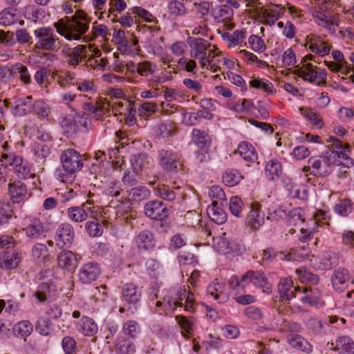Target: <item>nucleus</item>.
I'll return each mask as SVG.
<instances>
[{"instance_id":"obj_43","label":"nucleus","mask_w":354,"mask_h":354,"mask_svg":"<svg viewBox=\"0 0 354 354\" xmlns=\"http://www.w3.org/2000/svg\"><path fill=\"white\" fill-rule=\"evenodd\" d=\"M80 330L86 336H92L97 331V326L95 322L88 317L81 319Z\"/></svg>"},{"instance_id":"obj_20","label":"nucleus","mask_w":354,"mask_h":354,"mask_svg":"<svg viewBox=\"0 0 354 354\" xmlns=\"http://www.w3.org/2000/svg\"><path fill=\"white\" fill-rule=\"evenodd\" d=\"M133 169L137 174L145 172L149 175L150 167L152 165L151 158L145 153H138L135 155L131 159Z\"/></svg>"},{"instance_id":"obj_9","label":"nucleus","mask_w":354,"mask_h":354,"mask_svg":"<svg viewBox=\"0 0 354 354\" xmlns=\"http://www.w3.org/2000/svg\"><path fill=\"white\" fill-rule=\"evenodd\" d=\"M145 215L153 220L163 221L169 216V209L159 201H151L144 207Z\"/></svg>"},{"instance_id":"obj_17","label":"nucleus","mask_w":354,"mask_h":354,"mask_svg":"<svg viewBox=\"0 0 354 354\" xmlns=\"http://www.w3.org/2000/svg\"><path fill=\"white\" fill-rule=\"evenodd\" d=\"M33 98L31 95L17 99L11 106V111L16 116H24L32 112Z\"/></svg>"},{"instance_id":"obj_4","label":"nucleus","mask_w":354,"mask_h":354,"mask_svg":"<svg viewBox=\"0 0 354 354\" xmlns=\"http://www.w3.org/2000/svg\"><path fill=\"white\" fill-rule=\"evenodd\" d=\"M295 74L302 77L305 81L322 85L326 82L327 72L324 68H319L310 63L303 64L295 69Z\"/></svg>"},{"instance_id":"obj_31","label":"nucleus","mask_w":354,"mask_h":354,"mask_svg":"<svg viewBox=\"0 0 354 354\" xmlns=\"http://www.w3.org/2000/svg\"><path fill=\"white\" fill-rule=\"evenodd\" d=\"M246 35L245 30H236L232 33L225 32L222 38L229 48H233L243 42Z\"/></svg>"},{"instance_id":"obj_25","label":"nucleus","mask_w":354,"mask_h":354,"mask_svg":"<svg viewBox=\"0 0 354 354\" xmlns=\"http://www.w3.org/2000/svg\"><path fill=\"white\" fill-rule=\"evenodd\" d=\"M136 243L140 250H148L155 247L153 234L149 230L141 231L136 237Z\"/></svg>"},{"instance_id":"obj_28","label":"nucleus","mask_w":354,"mask_h":354,"mask_svg":"<svg viewBox=\"0 0 354 354\" xmlns=\"http://www.w3.org/2000/svg\"><path fill=\"white\" fill-rule=\"evenodd\" d=\"M289 344L297 350L309 353L312 351V346L303 337L299 335L290 334L287 336Z\"/></svg>"},{"instance_id":"obj_42","label":"nucleus","mask_w":354,"mask_h":354,"mask_svg":"<svg viewBox=\"0 0 354 354\" xmlns=\"http://www.w3.org/2000/svg\"><path fill=\"white\" fill-rule=\"evenodd\" d=\"M15 335L18 337H28L33 330V326L28 320H22L13 327Z\"/></svg>"},{"instance_id":"obj_60","label":"nucleus","mask_w":354,"mask_h":354,"mask_svg":"<svg viewBox=\"0 0 354 354\" xmlns=\"http://www.w3.org/2000/svg\"><path fill=\"white\" fill-rule=\"evenodd\" d=\"M85 228L91 236H100L103 233V228L97 221H88L85 224Z\"/></svg>"},{"instance_id":"obj_54","label":"nucleus","mask_w":354,"mask_h":354,"mask_svg":"<svg viewBox=\"0 0 354 354\" xmlns=\"http://www.w3.org/2000/svg\"><path fill=\"white\" fill-rule=\"evenodd\" d=\"M250 86L261 89L268 93H272L274 91L273 84L266 79H254L250 82Z\"/></svg>"},{"instance_id":"obj_22","label":"nucleus","mask_w":354,"mask_h":354,"mask_svg":"<svg viewBox=\"0 0 354 354\" xmlns=\"http://www.w3.org/2000/svg\"><path fill=\"white\" fill-rule=\"evenodd\" d=\"M142 296L141 288L133 283H126L122 289V297L129 304H135Z\"/></svg>"},{"instance_id":"obj_16","label":"nucleus","mask_w":354,"mask_h":354,"mask_svg":"<svg viewBox=\"0 0 354 354\" xmlns=\"http://www.w3.org/2000/svg\"><path fill=\"white\" fill-rule=\"evenodd\" d=\"M330 281L335 291H344L348 287L350 281V274L348 270L343 268L335 270L331 275Z\"/></svg>"},{"instance_id":"obj_3","label":"nucleus","mask_w":354,"mask_h":354,"mask_svg":"<svg viewBox=\"0 0 354 354\" xmlns=\"http://www.w3.org/2000/svg\"><path fill=\"white\" fill-rule=\"evenodd\" d=\"M34 35L38 39L35 48L43 50H55L59 48V38L50 27H41L34 30Z\"/></svg>"},{"instance_id":"obj_53","label":"nucleus","mask_w":354,"mask_h":354,"mask_svg":"<svg viewBox=\"0 0 354 354\" xmlns=\"http://www.w3.org/2000/svg\"><path fill=\"white\" fill-rule=\"evenodd\" d=\"M149 195V191L145 187H137L128 191V197L131 200L140 201Z\"/></svg>"},{"instance_id":"obj_6","label":"nucleus","mask_w":354,"mask_h":354,"mask_svg":"<svg viewBox=\"0 0 354 354\" xmlns=\"http://www.w3.org/2000/svg\"><path fill=\"white\" fill-rule=\"evenodd\" d=\"M158 159L161 167L166 171H176L181 165L179 154L169 147L158 151Z\"/></svg>"},{"instance_id":"obj_5","label":"nucleus","mask_w":354,"mask_h":354,"mask_svg":"<svg viewBox=\"0 0 354 354\" xmlns=\"http://www.w3.org/2000/svg\"><path fill=\"white\" fill-rule=\"evenodd\" d=\"M64 169L70 174L75 173L83 167V160L78 151L73 149L64 150L60 156Z\"/></svg>"},{"instance_id":"obj_41","label":"nucleus","mask_w":354,"mask_h":354,"mask_svg":"<svg viewBox=\"0 0 354 354\" xmlns=\"http://www.w3.org/2000/svg\"><path fill=\"white\" fill-rule=\"evenodd\" d=\"M194 142L201 149L209 147L210 139L208 135L203 131L194 129L192 133Z\"/></svg>"},{"instance_id":"obj_36","label":"nucleus","mask_w":354,"mask_h":354,"mask_svg":"<svg viewBox=\"0 0 354 354\" xmlns=\"http://www.w3.org/2000/svg\"><path fill=\"white\" fill-rule=\"evenodd\" d=\"M299 297L304 304H307L310 306L317 304L320 299L318 290L312 288H304L301 290V292H299Z\"/></svg>"},{"instance_id":"obj_51","label":"nucleus","mask_w":354,"mask_h":354,"mask_svg":"<svg viewBox=\"0 0 354 354\" xmlns=\"http://www.w3.org/2000/svg\"><path fill=\"white\" fill-rule=\"evenodd\" d=\"M50 147L45 144H37L34 149L35 160L41 164L46 162L47 156L50 154Z\"/></svg>"},{"instance_id":"obj_2","label":"nucleus","mask_w":354,"mask_h":354,"mask_svg":"<svg viewBox=\"0 0 354 354\" xmlns=\"http://www.w3.org/2000/svg\"><path fill=\"white\" fill-rule=\"evenodd\" d=\"M82 20H86V15L84 13L73 16L67 21L60 19L54 24V27L66 39L79 40L88 29V23Z\"/></svg>"},{"instance_id":"obj_7","label":"nucleus","mask_w":354,"mask_h":354,"mask_svg":"<svg viewBox=\"0 0 354 354\" xmlns=\"http://www.w3.org/2000/svg\"><path fill=\"white\" fill-rule=\"evenodd\" d=\"M75 237L73 226L68 223H61L56 230L55 241L56 245L59 248L70 247Z\"/></svg>"},{"instance_id":"obj_58","label":"nucleus","mask_w":354,"mask_h":354,"mask_svg":"<svg viewBox=\"0 0 354 354\" xmlns=\"http://www.w3.org/2000/svg\"><path fill=\"white\" fill-rule=\"evenodd\" d=\"M155 192L157 196L164 200L169 201H174L176 198V195L178 194L174 192V191L170 189L168 186L165 185L158 187Z\"/></svg>"},{"instance_id":"obj_27","label":"nucleus","mask_w":354,"mask_h":354,"mask_svg":"<svg viewBox=\"0 0 354 354\" xmlns=\"http://www.w3.org/2000/svg\"><path fill=\"white\" fill-rule=\"evenodd\" d=\"M207 292L218 303H225L228 299L227 294L225 293V285L223 283L216 281L209 284L207 286Z\"/></svg>"},{"instance_id":"obj_46","label":"nucleus","mask_w":354,"mask_h":354,"mask_svg":"<svg viewBox=\"0 0 354 354\" xmlns=\"http://www.w3.org/2000/svg\"><path fill=\"white\" fill-rule=\"evenodd\" d=\"M83 49H82V55L85 61V64L88 66V62H91V59L95 57H98L101 55L100 50L95 48L93 45H82Z\"/></svg>"},{"instance_id":"obj_37","label":"nucleus","mask_w":354,"mask_h":354,"mask_svg":"<svg viewBox=\"0 0 354 354\" xmlns=\"http://www.w3.org/2000/svg\"><path fill=\"white\" fill-rule=\"evenodd\" d=\"M19 19V12L13 8H5L0 12V24L3 26H10Z\"/></svg>"},{"instance_id":"obj_8","label":"nucleus","mask_w":354,"mask_h":354,"mask_svg":"<svg viewBox=\"0 0 354 354\" xmlns=\"http://www.w3.org/2000/svg\"><path fill=\"white\" fill-rule=\"evenodd\" d=\"M277 291L282 301H290L299 297L301 288L298 286H294L292 278L285 277L280 279L277 285Z\"/></svg>"},{"instance_id":"obj_61","label":"nucleus","mask_w":354,"mask_h":354,"mask_svg":"<svg viewBox=\"0 0 354 354\" xmlns=\"http://www.w3.org/2000/svg\"><path fill=\"white\" fill-rule=\"evenodd\" d=\"M243 203L239 196H233L230 200L229 209L232 214L236 217L241 215Z\"/></svg>"},{"instance_id":"obj_14","label":"nucleus","mask_w":354,"mask_h":354,"mask_svg":"<svg viewBox=\"0 0 354 354\" xmlns=\"http://www.w3.org/2000/svg\"><path fill=\"white\" fill-rule=\"evenodd\" d=\"M312 16L318 26L328 30L332 33L335 32V27L339 26V22L337 17L326 15L324 12L319 10L313 11Z\"/></svg>"},{"instance_id":"obj_21","label":"nucleus","mask_w":354,"mask_h":354,"mask_svg":"<svg viewBox=\"0 0 354 354\" xmlns=\"http://www.w3.org/2000/svg\"><path fill=\"white\" fill-rule=\"evenodd\" d=\"M59 267L68 271H73L77 266L75 254L70 250L62 251L57 259Z\"/></svg>"},{"instance_id":"obj_35","label":"nucleus","mask_w":354,"mask_h":354,"mask_svg":"<svg viewBox=\"0 0 354 354\" xmlns=\"http://www.w3.org/2000/svg\"><path fill=\"white\" fill-rule=\"evenodd\" d=\"M266 177L270 180H274L282 174L281 163L276 159L269 160L265 167Z\"/></svg>"},{"instance_id":"obj_26","label":"nucleus","mask_w":354,"mask_h":354,"mask_svg":"<svg viewBox=\"0 0 354 354\" xmlns=\"http://www.w3.org/2000/svg\"><path fill=\"white\" fill-rule=\"evenodd\" d=\"M246 162H254L257 160L258 155L254 147L248 142H241L236 151Z\"/></svg>"},{"instance_id":"obj_49","label":"nucleus","mask_w":354,"mask_h":354,"mask_svg":"<svg viewBox=\"0 0 354 354\" xmlns=\"http://www.w3.org/2000/svg\"><path fill=\"white\" fill-rule=\"evenodd\" d=\"M292 254H285L283 252H274L272 249H267L263 251L262 259L270 260L276 259L280 261H292Z\"/></svg>"},{"instance_id":"obj_56","label":"nucleus","mask_w":354,"mask_h":354,"mask_svg":"<svg viewBox=\"0 0 354 354\" xmlns=\"http://www.w3.org/2000/svg\"><path fill=\"white\" fill-rule=\"evenodd\" d=\"M75 127L82 131H87L91 129V122L88 115L83 113L82 114H76L74 117Z\"/></svg>"},{"instance_id":"obj_50","label":"nucleus","mask_w":354,"mask_h":354,"mask_svg":"<svg viewBox=\"0 0 354 354\" xmlns=\"http://www.w3.org/2000/svg\"><path fill=\"white\" fill-rule=\"evenodd\" d=\"M296 274L301 282H310L312 284H317L319 282V277L310 272L308 271L306 268L301 267L296 270Z\"/></svg>"},{"instance_id":"obj_12","label":"nucleus","mask_w":354,"mask_h":354,"mask_svg":"<svg viewBox=\"0 0 354 354\" xmlns=\"http://www.w3.org/2000/svg\"><path fill=\"white\" fill-rule=\"evenodd\" d=\"M101 273L100 266L96 262H88L82 266L78 272L79 280L84 284L95 281Z\"/></svg>"},{"instance_id":"obj_29","label":"nucleus","mask_w":354,"mask_h":354,"mask_svg":"<svg viewBox=\"0 0 354 354\" xmlns=\"http://www.w3.org/2000/svg\"><path fill=\"white\" fill-rule=\"evenodd\" d=\"M21 261L19 253H3L0 254V267L6 270L15 268Z\"/></svg>"},{"instance_id":"obj_18","label":"nucleus","mask_w":354,"mask_h":354,"mask_svg":"<svg viewBox=\"0 0 354 354\" xmlns=\"http://www.w3.org/2000/svg\"><path fill=\"white\" fill-rule=\"evenodd\" d=\"M324 64L331 71L339 73L343 79H349L354 82V74H351L353 68L347 62L335 63L332 61H324Z\"/></svg>"},{"instance_id":"obj_45","label":"nucleus","mask_w":354,"mask_h":354,"mask_svg":"<svg viewBox=\"0 0 354 354\" xmlns=\"http://www.w3.org/2000/svg\"><path fill=\"white\" fill-rule=\"evenodd\" d=\"M176 320L182 329V335L186 339H188V335H191L193 332V322L191 319L183 315H178Z\"/></svg>"},{"instance_id":"obj_23","label":"nucleus","mask_w":354,"mask_h":354,"mask_svg":"<svg viewBox=\"0 0 354 354\" xmlns=\"http://www.w3.org/2000/svg\"><path fill=\"white\" fill-rule=\"evenodd\" d=\"M223 204L212 202L211 205L207 208V214L209 218L217 224H223L227 220V214L223 209Z\"/></svg>"},{"instance_id":"obj_11","label":"nucleus","mask_w":354,"mask_h":354,"mask_svg":"<svg viewBox=\"0 0 354 354\" xmlns=\"http://www.w3.org/2000/svg\"><path fill=\"white\" fill-rule=\"evenodd\" d=\"M23 231L26 236L32 239H38L44 236L45 228L39 218L34 216H27L24 219Z\"/></svg>"},{"instance_id":"obj_44","label":"nucleus","mask_w":354,"mask_h":354,"mask_svg":"<svg viewBox=\"0 0 354 354\" xmlns=\"http://www.w3.org/2000/svg\"><path fill=\"white\" fill-rule=\"evenodd\" d=\"M308 48L311 52L315 53L322 57L328 55L330 50V46L321 40H311L309 42Z\"/></svg>"},{"instance_id":"obj_34","label":"nucleus","mask_w":354,"mask_h":354,"mask_svg":"<svg viewBox=\"0 0 354 354\" xmlns=\"http://www.w3.org/2000/svg\"><path fill=\"white\" fill-rule=\"evenodd\" d=\"M3 149L1 158L0 164L1 166L4 167H10L12 169L15 165L17 159H20V156H16L14 153L8 151V145L7 142H4L1 146Z\"/></svg>"},{"instance_id":"obj_62","label":"nucleus","mask_w":354,"mask_h":354,"mask_svg":"<svg viewBox=\"0 0 354 354\" xmlns=\"http://www.w3.org/2000/svg\"><path fill=\"white\" fill-rule=\"evenodd\" d=\"M168 9L170 14L174 16H180L186 12V8L184 3L177 0H169Z\"/></svg>"},{"instance_id":"obj_52","label":"nucleus","mask_w":354,"mask_h":354,"mask_svg":"<svg viewBox=\"0 0 354 354\" xmlns=\"http://www.w3.org/2000/svg\"><path fill=\"white\" fill-rule=\"evenodd\" d=\"M208 195L212 198V202H216L218 204L226 203L227 198L225 192L218 185L212 186L208 192Z\"/></svg>"},{"instance_id":"obj_13","label":"nucleus","mask_w":354,"mask_h":354,"mask_svg":"<svg viewBox=\"0 0 354 354\" xmlns=\"http://www.w3.org/2000/svg\"><path fill=\"white\" fill-rule=\"evenodd\" d=\"M265 214L261 211V205L257 202L251 203V209L246 217L245 223L252 230H256L263 225Z\"/></svg>"},{"instance_id":"obj_24","label":"nucleus","mask_w":354,"mask_h":354,"mask_svg":"<svg viewBox=\"0 0 354 354\" xmlns=\"http://www.w3.org/2000/svg\"><path fill=\"white\" fill-rule=\"evenodd\" d=\"M8 193L13 203H20L24 198L27 189L21 181H15L8 184Z\"/></svg>"},{"instance_id":"obj_33","label":"nucleus","mask_w":354,"mask_h":354,"mask_svg":"<svg viewBox=\"0 0 354 354\" xmlns=\"http://www.w3.org/2000/svg\"><path fill=\"white\" fill-rule=\"evenodd\" d=\"M53 77L56 78L59 86L63 88L75 85V75L69 71H55Z\"/></svg>"},{"instance_id":"obj_59","label":"nucleus","mask_w":354,"mask_h":354,"mask_svg":"<svg viewBox=\"0 0 354 354\" xmlns=\"http://www.w3.org/2000/svg\"><path fill=\"white\" fill-rule=\"evenodd\" d=\"M131 10L133 14L136 15L140 18H142L147 22L153 24L158 23L156 18L153 17L151 12L142 7L135 6L132 8Z\"/></svg>"},{"instance_id":"obj_55","label":"nucleus","mask_w":354,"mask_h":354,"mask_svg":"<svg viewBox=\"0 0 354 354\" xmlns=\"http://www.w3.org/2000/svg\"><path fill=\"white\" fill-rule=\"evenodd\" d=\"M123 331L125 335L136 337L140 332L139 324L135 320H128L123 325Z\"/></svg>"},{"instance_id":"obj_64","label":"nucleus","mask_w":354,"mask_h":354,"mask_svg":"<svg viewBox=\"0 0 354 354\" xmlns=\"http://www.w3.org/2000/svg\"><path fill=\"white\" fill-rule=\"evenodd\" d=\"M222 178L223 181L226 183L227 186L232 187L238 184L242 177L235 171H229L223 174Z\"/></svg>"},{"instance_id":"obj_15","label":"nucleus","mask_w":354,"mask_h":354,"mask_svg":"<svg viewBox=\"0 0 354 354\" xmlns=\"http://www.w3.org/2000/svg\"><path fill=\"white\" fill-rule=\"evenodd\" d=\"M187 43L190 47V57L198 59L201 56L207 54V50L212 48V44L201 37H189Z\"/></svg>"},{"instance_id":"obj_38","label":"nucleus","mask_w":354,"mask_h":354,"mask_svg":"<svg viewBox=\"0 0 354 354\" xmlns=\"http://www.w3.org/2000/svg\"><path fill=\"white\" fill-rule=\"evenodd\" d=\"M32 112L40 120H48L51 109L48 104L43 100H34L32 106Z\"/></svg>"},{"instance_id":"obj_39","label":"nucleus","mask_w":354,"mask_h":354,"mask_svg":"<svg viewBox=\"0 0 354 354\" xmlns=\"http://www.w3.org/2000/svg\"><path fill=\"white\" fill-rule=\"evenodd\" d=\"M16 162L12 170L19 178L27 179L35 177V174L31 172L30 167L26 164H24L22 157L20 159H17Z\"/></svg>"},{"instance_id":"obj_57","label":"nucleus","mask_w":354,"mask_h":354,"mask_svg":"<svg viewBox=\"0 0 354 354\" xmlns=\"http://www.w3.org/2000/svg\"><path fill=\"white\" fill-rule=\"evenodd\" d=\"M115 348L120 354H132L136 351L135 345L124 338L118 340Z\"/></svg>"},{"instance_id":"obj_63","label":"nucleus","mask_w":354,"mask_h":354,"mask_svg":"<svg viewBox=\"0 0 354 354\" xmlns=\"http://www.w3.org/2000/svg\"><path fill=\"white\" fill-rule=\"evenodd\" d=\"M109 104L107 102L98 101L95 104L92 115L96 120L100 119L104 115L109 113Z\"/></svg>"},{"instance_id":"obj_40","label":"nucleus","mask_w":354,"mask_h":354,"mask_svg":"<svg viewBox=\"0 0 354 354\" xmlns=\"http://www.w3.org/2000/svg\"><path fill=\"white\" fill-rule=\"evenodd\" d=\"M187 290L184 288H180L174 296H171L170 298L166 300V299H164L165 301V308L166 309L171 308L172 305H174L175 307L177 306H181L183 305L182 301L183 299H185L186 295H187Z\"/></svg>"},{"instance_id":"obj_47","label":"nucleus","mask_w":354,"mask_h":354,"mask_svg":"<svg viewBox=\"0 0 354 354\" xmlns=\"http://www.w3.org/2000/svg\"><path fill=\"white\" fill-rule=\"evenodd\" d=\"M237 244L234 241H230L226 238H221L217 243V250L223 254H230L236 250Z\"/></svg>"},{"instance_id":"obj_19","label":"nucleus","mask_w":354,"mask_h":354,"mask_svg":"<svg viewBox=\"0 0 354 354\" xmlns=\"http://www.w3.org/2000/svg\"><path fill=\"white\" fill-rule=\"evenodd\" d=\"M89 212H92L91 207H87L86 203L81 206H74L68 208L67 215L71 221L75 223L85 221L88 217Z\"/></svg>"},{"instance_id":"obj_32","label":"nucleus","mask_w":354,"mask_h":354,"mask_svg":"<svg viewBox=\"0 0 354 354\" xmlns=\"http://www.w3.org/2000/svg\"><path fill=\"white\" fill-rule=\"evenodd\" d=\"M334 350L338 351L339 354H354V342L348 336L339 337Z\"/></svg>"},{"instance_id":"obj_1","label":"nucleus","mask_w":354,"mask_h":354,"mask_svg":"<svg viewBox=\"0 0 354 354\" xmlns=\"http://www.w3.org/2000/svg\"><path fill=\"white\" fill-rule=\"evenodd\" d=\"M329 149L323 155L313 156L308 160V166L303 167L304 172L310 171L315 176H328L332 171V165L337 162L346 167L353 165L349 156V146L343 145L342 142L335 137H330Z\"/></svg>"},{"instance_id":"obj_30","label":"nucleus","mask_w":354,"mask_h":354,"mask_svg":"<svg viewBox=\"0 0 354 354\" xmlns=\"http://www.w3.org/2000/svg\"><path fill=\"white\" fill-rule=\"evenodd\" d=\"M82 46H77L75 48H64L63 52L67 56V63L72 66H76L79 65L84 59L82 55Z\"/></svg>"},{"instance_id":"obj_48","label":"nucleus","mask_w":354,"mask_h":354,"mask_svg":"<svg viewBox=\"0 0 354 354\" xmlns=\"http://www.w3.org/2000/svg\"><path fill=\"white\" fill-rule=\"evenodd\" d=\"M12 214L13 211L10 203L0 201V226L8 224Z\"/></svg>"},{"instance_id":"obj_10","label":"nucleus","mask_w":354,"mask_h":354,"mask_svg":"<svg viewBox=\"0 0 354 354\" xmlns=\"http://www.w3.org/2000/svg\"><path fill=\"white\" fill-rule=\"evenodd\" d=\"M242 280L252 283L255 287L261 288L263 292L270 294L272 290V286L268 282L263 273L259 271L250 270L242 276Z\"/></svg>"}]
</instances>
